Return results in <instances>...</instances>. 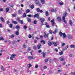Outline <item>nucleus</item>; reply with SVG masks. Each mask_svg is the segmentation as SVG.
Here are the masks:
<instances>
[{"label": "nucleus", "instance_id": "1", "mask_svg": "<svg viewBox=\"0 0 75 75\" xmlns=\"http://www.w3.org/2000/svg\"><path fill=\"white\" fill-rule=\"evenodd\" d=\"M59 35L60 36V37H62L63 35V38L64 39L65 38L67 37V35H66L65 33H62V32L61 31L59 32Z\"/></svg>", "mask_w": 75, "mask_h": 75}, {"label": "nucleus", "instance_id": "2", "mask_svg": "<svg viewBox=\"0 0 75 75\" xmlns=\"http://www.w3.org/2000/svg\"><path fill=\"white\" fill-rule=\"evenodd\" d=\"M16 56L17 55H16L15 54H12L11 55V57L10 58V59L13 61V58H15V57H16Z\"/></svg>", "mask_w": 75, "mask_h": 75}, {"label": "nucleus", "instance_id": "3", "mask_svg": "<svg viewBox=\"0 0 75 75\" xmlns=\"http://www.w3.org/2000/svg\"><path fill=\"white\" fill-rule=\"evenodd\" d=\"M49 33H47V34H46V33L45 32H44V35H43V36L44 38H48V35H49Z\"/></svg>", "mask_w": 75, "mask_h": 75}, {"label": "nucleus", "instance_id": "4", "mask_svg": "<svg viewBox=\"0 0 75 75\" xmlns=\"http://www.w3.org/2000/svg\"><path fill=\"white\" fill-rule=\"evenodd\" d=\"M29 59H35V57L33 56H29L28 57Z\"/></svg>", "mask_w": 75, "mask_h": 75}, {"label": "nucleus", "instance_id": "5", "mask_svg": "<svg viewBox=\"0 0 75 75\" xmlns=\"http://www.w3.org/2000/svg\"><path fill=\"white\" fill-rule=\"evenodd\" d=\"M57 21H59V22L61 21V18L60 17V16H58L57 18Z\"/></svg>", "mask_w": 75, "mask_h": 75}, {"label": "nucleus", "instance_id": "6", "mask_svg": "<svg viewBox=\"0 0 75 75\" xmlns=\"http://www.w3.org/2000/svg\"><path fill=\"white\" fill-rule=\"evenodd\" d=\"M19 30L18 29L15 32V34L16 35H19Z\"/></svg>", "mask_w": 75, "mask_h": 75}, {"label": "nucleus", "instance_id": "7", "mask_svg": "<svg viewBox=\"0 0 75 75\" xmlns=\"http://www.w3.org/2000/svg\"><path fill=\"white\" fill-rule=\"evenodd\" d=\"M59 59L60 61H63L64 60H65V58H64L63 57H60Z\"/></svg>", "mask_w": 75, "mask_h": 75}, {"label": "nucleus", "instance_id": "8", "mask_svg": "<svg viewBox=\"0 0 75 75\" xmlns=\"http://www.w3.org/2000/svg\"><path fill=\"white\" fill-rule=\"evenodd\" d=\"M52 23V26H54L55 25V22H54V20L52 19V20L50 21Z\"/></svg>", "mask_w": 75, "mask_h": 75}, {"label": "nucleus", "instance_id": "9", "mask_svg": "<svg viewBox=\"0 0 75 75\" xmlns=\"http://www.w3.org/2000/svg\"><path fill=\"white\" fill-rule=\"evenodd\" d=\"M68 47H69V46L68 45H67L66 47L65 48H64L62 49V50L63 51H65V50H67V48H68Z\"/></svg>", "mask_w": 75, "mask_h": 75}, {"label": "nucleus", "instance_id": "10", "mask_svg": "<svg viewBox=\"0 0 75 75\" xmlns=\"http://www.w3.org/2000/svg\"><path fill=\"white\" fill-rule=\"evenodd\" d=\"M37 48L38 50L40 49L41 48V45H38L37 46Z\"/></svg>", "mask_w": 75, "mask_h": 75}, {"label": "nucleus", "instance_id": "11", "mask_svg": "<svg viewBox=\"0 0 75 75\" xmlns=\"http://www.w3.org/2000/svg\"><path fill=\"white\" fill-rule=\"evenodd\" d=\"M40 20L41 21V22L42 23H44V21H45V19H44V18H40Z\"/></svg>", "mask_w": 75, "mask_h": 75}, {"label": "nucleus", "instance_id": "12", "mask_svg": "<svg viewBox=\"0 0 75 75\" xmlns=\"http://www.w3.org/2000/svg\"><path fill=\"white\" fill-rule=\"evenodd\" d=\"M67 37L70 40H72V36L69 35H67Z\"/></svg>", "mask_w": 75, "mask_h": 75}, {"label": "nucleus", "instance_id": "13", "mask_svg": "<svg viewBox=\"0 0 75 75\" xmlns=\"http://www.w3.org/2000/svg\"><path fill=\"white\" fill-rule=\"evenodd\" d=\"M0 18L1 19V20L2 21L3 23H4V18H3L2 17H0Z\"/></svg>", "mask_w": 75, "mask_h": 75}, {"label": "nucleus", "instance_id": "14", "mask_svg": "<svg viewBox=\"0 0 75 75\" xmlns=\"http://www.w3.org/2000/svg\"><path fill=\"white\" fill-rule=\"evenodd\" d=\"M12 23L14 24H18V23L16 21H12Z\"/></svg>", "mask_w": 75, "mask_h": 75}, {"label": "nucleus", "instance_id": "15", "mask_svg": "<svg viewBox=\"0 0 75 75\" xmlns=\"http://www.w3.org/2000/svg\"><path fill=\"white\" fill-rule=\"evenodd\" d=\"M63 16L64 17H67V16H68V13L67 12H65L63 14Z\"/></svg>", "mask_w": 75, "mask_h": 75}, {"label": "nucleus", "instance_id": "16", "mask_svg": "<svg viewBox=\"0 0 75 75\" xmlns=\"http://www.w3.org/2000/svg\"><path fill=\"white\" fill-rule=\"evenodd\" d=\"M35 3H36V4H40V2H39L38 0H35Z\"/></svg>", "mask_w": 75, "mask_h": 75}, {"label": "nucleus", "instance_id": "17", "mask_svg": "<svg viewBox=\"0 0 75 75\" xmlns=\"http://www.w3.org/2000/svg\"><path fill=\"white\" fill-rule=\"evenodd\" d=\"M42 42H43V44H45V41H44L42 39L41 40V41H40V43H42Z\"/></svg>", "mask_w": 75, "mask_h": 75}, {"label": "nucleus", "instance_id": "18", "mask_svg": "<svg viewBox=\"0 0 75 75\" xmlns=\"http://www.w3.org/2000/svg\"><path fill=\"white\" fill-rule=\"evenodd\" d=\"M1 70H2V71H5V70H6V69H4V67H3V66L1 65Z\"/></svg>", "mask_w": 75, "mask_h": 75}, {"label": "nucleus", "instance_id": "19", "mask_svg": "<svg viewBox=\"0 0 75 75\" xmlns=\"http://www.w3.org/2000/svg\"><path fill=\"white\" fill-rule=\"evenodd\" d=\"M23 18H25L27 17V15L25 13H24L23 15Z\"/></svg>", "mask_w": 75, "mask_h": 75}, {"label": "nucleus", "instance_id": "20", "mask_svg": "<svg viewBox=\"0 0 75 75\" xmlns=\"http://www.w3.org/2000/svg\"><path fill=\"white\" fill-rule=\"evenodd\" d=\"M48 45L49 46H51L52 45V42H49L48 43Z\"/></svg>", "mask_w": 75, "mask_h": 75}, {"label": "nucleus", "instance_id": "21", "mask_svg": "<svg viewBox=\"0 0 75 75\" xmlns=\"http://www.w3.org/2000/svg\"><path fill=\"white\" fill-rule=\"evenodd\" d=\"M52 45H54L55 47H56V46H57V43H56V42H53Z\"/></svg>", "mask_w": 75, "mask_h": 75}, {"label": "nucleus", "instance_id": "22", "mask_svg": "<svg viewBox=\"0 0 75 75\" xmlns=\"http://www.w3.org/2000/svg\"><path fill=\"white\" fill-rule=\"evenodd\" d=\"M40 1L42 4H44L45 3V0H40Z\"/></svg>", "mask_w": 75, "mask_h": 75}, {"label": "nucleus", "instance_id": "23", "mask_svg": "<svg viewBox=\"0 0 75 75\" xmlns=\"http://www.w3.org/2000/svg\"><path fill=\"white\" fill-rule=\"evenodd\" d=\"M69 23L71 26H72V22L71 20H70Z\"/></svg>", "mask_w": 75, "mask_h": 75}, {"label": "nucleus", "instance_id": "24", "mask_svg": "<svg viewBox=\"0 0 75 75\" xmlns=\"http://www.w3.org/2000/svg\"><path fill=\"white\" fill-rule=\"evenodd\" d=\"M19 23L20 24H23V20H20L19 21Z\"/></svg>", "mask_w": 75, "mask_h": 75}, {"label": "nucleus", "instance_id": "25", "mask_svg": "<svg viewBox=\"0 0 75 75\" xmlns=\"http://www.w3.org/2000/svg\"><path fill=\"white\" fill-rule=\"evenodd\" d=\"M30 10L29 9H28L26 11V13H30Z\"/></svg>", "mask_w": 75, "mask_h": 75}, {"label": "nucleus", "instance_id": "26", "mask_svg": "<svg viewBox=\"0 0 75 75\" xmlns=\"http://www.w3.org/2000/svg\"><path fill=\"white\" fill-rule=\"evenodd\" d=\"M58 31V30L57 28L55 29V30L54 31V32H53V33L54 34H56L57 33V31Z\"/></svg>", "mask_w": 75, "mask_h": 75}, {"label": "nucleus", "instance_id": "27", "mask_svg": "<svg viewBox=\"0 0 75 75\" xmlns=\"http://www.w3.org/2000/svg\"><path fill=\"white\" fill-rule=\"evenodd\" d=\"M0 40H2V41L4 40L3 36L0 37Z\"/></svg>", "mask_w": 75, "mask_h": 75}, {"label": "nucleus", "instance_id": "28", "mask_svg": "<svg viewBox=\"0 0 75 75\" xmlns=\"http://www.w3.org/2000/svg\"><path fill=\"white\" fill-rule=\"evenodd\" d=\"M45 15L46 16H47V17H48V16H49V14H48V11L46 12Z\"/></svg>", "mask_w": 75, "mask_h": 75}, {"label": "nucleus", "instance_id": "29", "mask_svg": "<svg viewBox=\"0 0 75 75\" xmlns=\"http://www.w3.org/2000/svg\"><path fill=\"white\" fill-rule=\"evenodd\" d=\"M27 20L28 22H31V20L30 18H27Z\"/></svg>", "mask_w": 75, "mask_h": 75}, {"label": "nucleus", "instance_id": "30", "mask_svg": "<svg viewBox=\"0 0 75 75\" xmlns=\"http://www.w3.org/2000/svg\"><path fill=\"white\" fill-rule=\"evenodd\" d=\"M16 29H17V30H18V29H19V28H20V26H19V25H16Z\"/></svg>", "mask_w": 75, "mask_h": 75}, {"label": "nucleus", "instance_id": "31", "mask_svg": "<svg viewBox=\"0 0 75 75\" xmlns=\"http://www.w3.org/2000/svg\"><path fill=\"white\" fill-rule=\"evenodd\" d=\"M18 14H21L22 13V11H21L20 10H18Z\"/></svg>", "mask_w": 75, "mask_h": 75}, {"label": "nucleus", "instance_id": "32", "mask_svg": "<svg viewBox=\"0 0 75 75\" xmlns=\"http://www.w3.org/2000/svg\"><path fill=\"white\" fill-rule=\"evenodd\" d=\"M6 12H8V11H9V8H6Z\"/></svg>", "mask_w": 75, "mask_h": 75}, {"label": "nucleus", "instance_id": "33", "mask_svg": "<svg viewBox=\"0 0 75 75\" xmlns=\"http://www.w3.org/2000/svg\"><path fill=\"white\" fill-rule=\"evenodd\" d=\"M36 10H37V12H38V13H39V12H40V8H36Z\"/></svg>", "mask_w": 75, "mask_h": 75}, {"label": "nucleus", "instance_id": "34", "mask_svg": "<svg viewBox=\"0 0 75 75\" xmlns=\"http://www.w3.org/2000/svg\"><path fill=\"white\" fill-rule=\"evenodd\" d=\"M33 49H34V50H37V46H33Z\"/></svg>", "mask_w": 75, "mask_h": 75}, {"label": "nucleus", "instance_id": "35", "mask_svg": "<svg viewBox=\"0 0 75 75\" xmlns=\"http://www.w3.org/2000/svg\"><path fill=\"white\" fill-rule=\"evenodd\" d=\"M39 16L38 14H35V15L33 16V17H34V18H35V17H37V16Z\"/></svg>", "mask_w": 75, "mask_h": 75}, {"label": "nucleus", "instance_id": "36", "mask_svg": "<svg viewBox=\"0 0 75 75\" xmlns=\"http://www.w3.org/2000/svg\"><path fill=\"white\" fill-rule=\"evenodd\" d=\"M49 59H49V58H48L47 59H45V62H48L49 61Z\"/></svg>", "mask_w": 75, "mask_h": 75}, {"label": "nucleus", "instance_id": "37", "mask_svg": "<svg viewBox=\"0 0 75 75\" xmlns=\"http://www.w3.org/2000/svg\"><path fill=\"white\" fill-rule=\"evenodd\" d=\"M70 47L71 48H75V45H70Z\"/></svg>", "mask_w": 75, "mask_h": 75}, {"label": "nucleus", "instance_id": "38", "mask_svg": "<svg viewBox=\"0 0 75 75\" xmlns=\"http://www.w3.org/2000/svg\"><path fill=\"white\" fill-rule=\"evenodd\" d=\"M30 8H31V9H33V8H34V5H31L30 6Z\"/></svg>", "mask_w": 75, "mask_h": 75}, {"label": "nucleus", "instance_id": "39", "mask_svg": "<svg viewBox=\"0 0 75 75\" xmlns=\"http://www.w3.org/2000/svg\"><path fill=\"white\" fill-rule=\"evenodd\" d=\"M65 43H63L62 44L61 47H64V46H65Z\"/></svg>", "mask_w": 75, "mask_h": 75}, {"label": "nucleus", "instance_id": "40", "mask_svg": "<svg viewBox=\"0 0 75 75\" xmlns=\"http://www.w3.org/2000/svg\"><path fill=\"white\" fill-rule=\"evenodd\" d=\"M31 50V47H29L28 49V50H27V52H28V51H30Z\"/></svg>", "mask_w": 75, "mask_h": 75}, {"label": "nucleus", "instance_id": "41", "mask_svg": "<svg viewBox=\"0 0 75 75\" xmlns=\"http://www.w3.org/2000/svg\"><path fill=\"white\" fill-rule=\"evenodd\" d=\"M59 55H62L63 54V52L61 51L59 52Z\"/></svg>", "mask_w": 75, "mask_h": 75}, {"label": "nucleus", "instance_id": "42", "mask_svg": "<svg viewBox=\"0 0 75 75\" xmlns=\"http://www.w3.org/2000/svg\"><path fill=\"white\" fill-rule=\"evenodd\" d=\"M59 4H60V6H62V5H64V3H63L62 1H61V3H59Z\"/></svg>", "mask_w": 75, "mask_h": 75}, {"label": "nucleus", "instance_id": "43", "mask_svg": "<svg viewBox=\"0 0 75 75\" xmlns=\"http://www.w3.org/2000/svg\"><path fill=\"white\" fill-rule=\"evenodd\" d=\"M23 28L25 30H26L27 28V26L26 25H25Z\"/></svg>", "mask_w": 75, "mask_h": 75}, {"label": "nucleus", "instance_id": "44", "mask_svg": "<svg viewBox=\"0 0 75 75\" xmlns=\"http://www.w3.org/2000/svg\"><path fill=\"white\" fill-rule=\"evenodd\" d=\"M34 24H37V21L35 20L33 22Z\"/></svg>", "mask_w": 75, "mask_h": 75}, {"label": "nucleus", "instance_id": "45", "mask_svg": "<svg viewBox=\"0 0 75 75\" xmlns=\"http://www.w3.org/2000/svg\"><path fill=\"white\" fill-rule=\"evenodd\" d=\"M20 18L18 17L17 18V21H18L19 22V21H20Z\"/></svg>", "mask_w": 75, "mask_h": 75}, {"label": "nucleus", "instance_id": "46", "mask_svg": "<svg viewBox=\"0 0 75 75\" xmlns=\"http://www.w3.org/2000/svg\"><path fill=\"white\" fill-rule=\"evenodd\" d=\"M51 12H52V13H53L54 12H55V10L53 8H52V10L51 11Z\"/></svg>", "mask_w": 75, "mask_h": 75}, {"label": "nucleus", "instance_id": "47", "mask_svg": "<svg viewBox=\"0 0 75 75\" xmlns=\"http://www.w3.org/2000/svg\"><path fill=\"white\" fill-rule=\"evenodd\" d=\"M14 35L12 34L11 35V38H14Z\"/></svg>", "mask_w": 75, "mask_h": 75}, {"label": "nucleus", "instance_id": "48", "mask_svg": "<svg viewBox=\"0 0 75 75\" xmlns=\"http://www.w3.org/2000/svg\"><path fill=\"white\" fill-rule=\"evenodd\" d=\"M49 33L51 34H52V31L51 30H50L49 31Z\"/></svg>", "mask_w": 75, "mask_h": 75}, {"label": "nucleus", "instance_id": "49", "mask_svg": "<svg viewBox=\"0 0 75 75\" xmlns=\"http://www.w3.org/2000/svg\"><path fill=\"white\" fill-rule=\"evenodd\" d=\"M9 25H10L9 26V27L10 28H12L13 27V25L11 24H9Z\"/></svg>", "mask_w": 75, "mask_h": 75}, {"label": "nucleus", "instance_id": "50", "mask_svg": "<svg viewBox=\"0 0 75 75\" xmlns=\"http://www.w3.org/2000/svg\"><path fill=\"white\" fill-rule=\"evenodd\" d=\"M65 17L63 16L62 17V19L63 20H65Z\"/></svg>", "mask_w": 75, "mask_h": 75}, {"label": "nucleus", "instance_id": "51", "mask_svg": "<svg viewBox=\"0 0 75 75\" xmlns=\"http://www.w3.org/2000/svg\"><path fill=\"white\" fill-rule=\"evenodd\" d=\"M28 37L29 38H31L32 37V36L30 34H29L28 36Z\"/></svg>", "mask_w": 75, "mask_h": 75}, {"label": "nucleus", "instance_id": "52", "mask_svg": "<svg viewBox=\"0 0 75 75\" xmlns=\"http://www.w3.org/2000/svg\"><path fill=\"white\" fill-rule=\"evenodd\" d=\"M43 57H44V58H45V53H43Z\"/></svg>", "mask_w": 75, "mask_h": 75}, {"label": "nucleus", "instance_id": "53", "mask_svg": "<svg viewBox=\"0 0 75 75\" xmlns=\"http://www.w3.org/2000/svg\"><path fill=\"white\" fill-rule=\"evenodd\" d=\"M54 50H55V51H56V52H58V50L57 48H55L54 49Z\"/></svg>", "mask_w": 75, "mask_h": 75}, {"label": "nucleus", "instance_id": "54", "mask_svg": "<svg viewBox=\"0 0 75 75\" xmlns=\"http://www.w3.org/2000/svg\"><path fill=\"white\" fill-rule=\"evenodd\" d=\"M41 52H42V51H41V50H39L38 51V52L39 53H41Z\"/></svg>", "mask_w": 75, "mask_h": 75}, {"label": "nucleus", "instance_id": "55", "mask_svg": "<svg viewBox=\"0 0 75 75\" xmlns=\"http://www.w3.org/2000/svg\"><path fill=\"white\" fill-rule=\"evenodd\" d=\"M35 39H36L37 40H40V38H38V37H36L35 38Z\"/></svg>", "mask_w": 75, "mask_h": 75}, {"label": "nucleus", "instance_id": "56", "mask_svg": "<svg viewBox=\"0 0 75 75\" xmlns=\"http://www.w3.org/2000/svg\"><path fill=\"white\" fill-rule=\"evenodd\" d=\"M4 51H5V50H0V52H4Z\"/></svg>", "mask_w": 75, "mask_h": 75}, {"label": "nucleus", "instance_id": "57", "mask_svg": "<svg viewBox=\"0 0 75 75\" xmlns=\"http://www.w3.org/2000/svg\"><path fill=\"white\" fill-rule=\"evenodd\" d=\"M45 25H47L48 24V23L47 22H45V24H44Z\"/></svg>", "mask_w": 75, "mask_h": 75}, {"label": "nucleus", "instance_id": "58", "mask_svg": "<svg viewBox=\"0 0 75 75\" xmlns=\"http://www.w3.org/2000/svg\"><path fill=\"white\" fill-rule=\"evenodd\" d=\"M40 38H41V39H43V36L42 35L40 36Z\"/></svg>", "mask_w": 75, "mask_h": 75}, {"label": "nucleus", "instance_id": "59", "mask_svg": "<svg viewBox=\"0 0 75 75\" xmlns=\"http://www.w3.org/2000/svg\"><path fill=\"white\" fill-rule=\"evenodd\" d=\"M27 16L28 17H31V14L28 15Z\"/></svg>", "mask_w": 75, "mask_h": 75}, {"label": "nucleus", "instance_id": "60", "mask_svg": "<svg viewBox=\"0 0 75 75\" xmlns=\"http://www.w3.org/2000/svg\"><path fill=\"white\" fill-rule=\"evenodd\" d=\"M29 66L28 67V68H30V67H31L32 66V65H31L30 64H29Z\"/></svg>", "mask_w": 75, "mask_h": 75}, {"label": "nucleus", "instance_id": "61", "mask_svg": "<svg viewBox=\"0 0 75 75\" xmlns=\"http://www.w3.org/2000/svg\"><path fill=\"white\" fill-rule=\"evenodd\" d=\"M40 13H43V11L40 10Z\"/></svg>", "mask_w": 75, "mask_h": 75}, {"label": "nucleus", "instance_id": "62", "mask_svg": "<svg viewBox=\"0 0 75 75\" xmlns=\"http://www.w3.org/2000/svg\"><path fill=\"white\" fill-rule=\"evenodd\" d=\"M3 11V8H0V11Z\"/></svg>", "mask_w": 75, "mask_h": 75}, {"label": "nucleus", "instance_id": "63", "mask_svg": "<svg viewBox=\"0 0 75 75\" xmlns=\"http://www.w3.org/2000/svg\"><path fill=\"white\" fill-rule=\"evenodd\" d=\"M6 23L8 24H9V23H10V21H7L6 22Z\"/></svg>", "mask_w": 75, "mask_h": 75}, {"label": "nucleus", "instance_id": "64", "mask_svg": "<svg viewBox=\"0 0 75 75\" xmlns=\"http://www.w3.org/2000/svg\"><path fill=\"white\" fill-rule=\"evenodd\" d=\"M46 27L47 28H49L50 27V25H47L46 26Z\"/></svg>", "mask_w": 75, "mask_h": 75}]
</instances>
